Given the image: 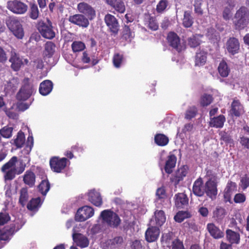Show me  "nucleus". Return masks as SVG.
I'll list each match as a JSON object with an SVG mask.
<instances>
[{"label":"nucleus","instance_id":"nucleus-1","mask_svg":"<svg viewBox=\"0 0 249 249\" xmlns=\"http://www.w3.org/2000/svg\"><path fill=\"white\" fill-rule=\"evenodd\" d=\"M18 161V158L14 156L1 167V171L4 173L5 180L13 179L16 175H20L25 170L26 165L22 160L19 161V166L17 167Z\"/></svg>","mask_w":249,"mask_h":249},{"label":"nucleus","instance_id":"nucleus-2","mask_svg":"<svg viewBox=\"0 0 249 249\" xmlns=\"http://www.w3.org/2000/svg\"><path fill=\"white\" fill-rule=\"evenodd\" d=\"M135 206L134 204L129 202L118 207L115 213L111 210H105L101 213L99 218L130 217L133 215L131 209H135Z\"/></svg>","mask_w":249,"mask_h":249},{"label":"nucleus","instance_id":"nucleus-3","mask_svg":"<svg viewBox=\"0 0 249 249\" xmlns=\"http://www.w3.org/2000/svg\"><path fill=\"white\" fill-rule=\"evenodd\" d=\"M166 219H150L149 227L145 232V238L148 242L156 241L160 235V227L165 222Z\"/></svg>","mask_w":249,"mask_h":249},{"label":"nucleus","instance_id":"nucleus-4","mask_svg":"<svg viewBox=\"0 0 249 249\" xmlns=\"http://www.w3.org/2000/svg\"><path fill=\"white\" fill-rule=\"evenodd\" d=\"M206 176L208 180L205 184V193L211 198H214L217 194V185L219 179L216 174L211 170L207 171Z\"/></svg>","mask_w":249,"mask_h":249},{"label":"nucleus","instance_id":"nucleus-5","mask_svg":"<svg viewBox=\"0 0 249 249\" xmlns=\"http://www.w3.org/2000/svg\"><path fill=\"white\" fill-rule=\"evenodd\" d=\"M23 223L21 219H15L10 225L0 229V240L8 241L10 237L21 228Z\"/></svg>","mask_w":249,"mask_h":249},{"label":"nucleus","instance_id":"nucleus-6","mask_svg":"<svg viewBox=\"0 0 249 249\" xmlns=\"http://www.w3.org/2000/svg\"><path fill=\"white\" fill-rule=\"evenodd\" d=\"M6 24L9 30L18 39H22L24 32L20 20L14 17H9Z\"/></svg>","mask_w":249,"mask_h":249},{"label":"nucleus","instance_id":"nucleus-7","mask_svg":"<svg viewBox=\"0 0 249 249\" xmlns=\"http://www.w3.org/2000/svg\"><path fill=\"white\" fill-rule=\"evenodd\" d=\"M234 18V23L236 29L241 30L246 27L249 21V11L248 8L241 7L237 11Z\"/></svg>","mask_w":249,"mask_h":249},{"label":"nucleus","instance_id":"nucleus-8","mask_svg":"<svg viewBox=\"0 0 249 249\" xmlns=\"http://www.w3.org/2000/svg\"><path fill=\"white\" fill-rule=\"evenodd\" d=\"M34 86L30 83V80L25 78L23 81V85L17 93L16 98L18 101H22L27 100L35 92Z\"/></svg>","mask_w":249,"mask_h":249},{"label":"nucleus","instance_id":"nucleus-9","mask_svg":"<svg viewBox=\"0 0 249 249\" xmlns=\"http://www.w3.org/2000/svg\"><path fill=\"white\" fill-rule=\"evenodd\" d=\"M37 29L41 36L45 38L52 39L55 37V32L49 20H47L46 22H39Z\"/></svg>","mask_w":249,"mask_h":249},{"label":"nucleus","instance_id":"nucleus-10","mask_svg":"<svg viewBox=\"0 0 249 249\" xmlns=\"http://www.w3.org/2000/svg\"><path fill=\"white\" fill-rule=\"evenodd\" d=\"M9 61L11 63V68L15 71H18L22 66L27 64L29 61L23 58L17 53L15 49H12L10 53Z\"/></svg>","mask_w":249,"mask_h":249},{"label":"nucleus","instance_id":"nucleus-11","mask_svg":"<svg viewBox=\"0 0 249 249\" xmlns=\"http://www.w3.org/2000/svg\"><path fill=\"white\" fill-rule=\"evenodd\" d=\"M7 8L15 14L22 15L27 12L28 6L20 0H9L7 2Z\"/></svg>","mask_w":249,"mask_h":249},{"label":"nucleus","instance_id":"nucleus-12","mask_svg":"<svg viewBox=\"0 0 249 249\" xmlns=\"http://www.w3.org/2000/svg\"><path fill=\"white\" fill-rule=\"evenodd\" d=\"M77 226L73 227L72 231V239L76 244L82 248L87 247L89 245L88 238L83 234L77 233Z\"/></svg>","mask_w":249,"mask_h":249},{"label":"nucleus","instance_id":"nucleus-13","mask_svg":"<svg viewBox=\"0 0 249 249\" xmlns=\"http://www.w3.org/2000/svg\"><path fill=\"white\" fill-rule=\"evenodd\" d=\"M69 21L74 24L84 28L87 27L89 25L88 19L81 14H75L70 16Z\"/></svg>","mask_w":249,"mask_h":249},{"label":"nucleus","instance_id":"nucleus-14","mask_svg":"<svg viewBox=\"0 0 249 249\" xmlns=\"http://www.w3.org/2000/svg\"><path fill=\"white\" fill-rule=\"evenodd\" d=\"M66 158L59 159L57 158H52L50 161L51 169L54 172L59 173L63 170L66 165Z\"/></svg>","mask_w":249,"mask_h":249},{"label":"nucleus","instance_id":"nucleus-15","mask_svg":"<svg viewBox=\"0 0 249 249\" xmlns=\"http://www.w3.org/2000/svg\"><path fill=\"white\" fill-rule=\"evenodd\" d=\"M105 22L111 32L117 33L119 29V23L116 18L109 14L106 15L104 18Z\"/></svg>","mask_w":249,"mask_h":249},{"label":"nucleus","instance_id":"nucleus-16","mask_svg":"<svg viewBox=\"0 0 249 249\" xmlns=\"http://www.w3.org/2000/svg\"><path fill=\"white\" fill-rule=\"evenodd\" d=\"M77 9L80 13L85 14L90 19L93 18L95 16V12L93 8L86 2H80L77 5Z\"/></svg>","mask_w":249,"mask_h":249},{"label":"nucleus","instance_id":"nucleus-17","mask_svg":"<svg viewBox=\"0 0 249 249\" xmlns=\"http://www.w3.org/2000/svg\"><path fill=\"white\" fill-rule=\"evenodd\" d=\"M88 200L92 204L97 206L100 207L103 203L102 198L100 193L96 191L95 189L90 190L88 193Z\"/></svg>","mask_w":249,"mask_h":249},{"label":"nucleus","instance_id":"nucleus-18","mask_svg":"<svg viewBox=\"0 0 249 249\" xmlns=\"http://www.w3.org/2000/svg\"><path fill=\"white\" fill-rule=\"evenodd\" d=\"M94 213L93 208L88 206H84L80 208L77 211L75 218H90Z\"/></svg>","mask_w":249,"mask_h":249},{"label":"nucleus","instance_id":"nucleus-19","mask_svg":"<svg viewBox=\"0 0 249 249\" xmlns=\"http://www.w3.org/2000/svg\"><path fill=\"white\" fill-rule=\"evenodd\" d=\"M167 40L170 45L176 49L177 51L180 52L181 51L180 39L176 33H169L167 36Z\"/></svg>","mask_w":249,"mask_h":249},{"label":"nucleus","instance_id":"nucleus-20","mask_svg":"<svg viewBox=\"0 0 249 249\" xmlns=\"http://www.w3.org/2000/svg\"><path fill=\"white\" fill-rule=\"evenodd\" d=\"M207 229L211 236L214 239H220L224 236V232L213 223L208 224Z\"/></svg>","mask_w":249,"mask_h":249},{"label":"nucleus","instance_id":"nucleus-21","mask_svg":"<svg viewBox=\"0 0 249 249\" xmlns=\"http://www.w3.org/2000/svg\"><path fill=\"white\" fill-rule=\"evenodd\" d=\"M227 49L229 53L234 54L238 52L239 50V43L236 38L234 37L230 38L226 44Z\"/></svg>","mask_w":249,"mask_h":249},{"label":"nucleus","instance_id":"nucleus-22","mask_svg":"<svg viewBox=\"0 0 249 249\" xmlns=\"http://www.w3.org/2000/svg\"><path fill=\"white\" fill-rule=\"evenodd\" d=\"M188 170V167L186 165L182 166L178 169L175 173L174 177L171 178L172 181L174 182L175 185L178 184L186 176Z\"/></svg>","mask_w":249,"mask_h":249},{"label":"nucleus","instance_id":"nucleus-23","mask_svg":"<svg viewBox=\"0 0 249 249\" xmlns=\"http://www.w3.org/2000/svg\"><path fill=\"white\" fill-rule=\"evenodd\" d=\"M106 2L120 13L125 12V6L122 0H106Z\"/></svg>","mask_w":249,"mask_h":249},{"label":"nucleus","instance_id":"nucleus-24","mask_svg":"<svg viewBox=\"0 0 249 249\" xmlns=\"http://www.w3.org/2000/svg\"><path fill=\"white\" fill-rule=\"evenodd\" d=\"M226 238L230 244H238L240 242V237L239 233L234 231L230 229L226 231Z\"/></svg>","mask_w":249,"mask_h":249},{"label":"nucleus","instance_id":"nucleus-25","mask_svg":"<svg viewBox=\"0 0 249 249\" xmlns=\"http://www.w3.org/2000/svg\"><path fill=\"white\" fill-rule=\"evenodd\" d=\"M53 84L50 80H45L40 84L39 91L44 96L47 95L52 90Z\"/></svg>","mask_w":249,"mask_h":249},{"label":"nucleus","instance_id":"nucleus-26","mask_svg":"<svg viewBox=\"0 0 249 249\" xmlns=\"http://www.w3.org/2000/svg\"><path fill=\"white\" fill-rule=\"evenodd\" d=\"M202 185L203 181L201 178H199L195 181L193 187V191L195 195L201 196L204 194L205 190Z\"/></svg>","mask_w":249,"mask_h":249},{"label":"nucleus","instance_id":"nucleus-27","mask_svg":"<svg viewBox=\"0 0 249 249\" xmlns=\"http://www.w3.org/2000/svg\"><path fill=\"white\" fill-rule=\"evenodd\" d=\"M226 121V118L223 115H220L216 117L210 118L209 125L215 128H222Z\"/></svg>","mask_w":249,"mask_h":249},{"label":"nucleus","instance_id":"nucleus-28","mask_svg":"<svg viewBox=\"0 0 249 249\" xmlns=\"http://www.w3.org/2000/svg\"><path fill=\"white\" fill-rule=\"evenodd\" d=\"M20 80L18 77H13L10 79L5 85V90L7 93L13 92L18 88Z\"/></svg>","mask_w":249,"mask_h":249},{"label":"nucleus","instance_id":"nucleus-29","mask_svg":"<svg viewBox=\"0 0 249 249\" xmlns=\"http://www.w3.org/2000/svg\"><path fill=\"white\" fill-rule=\"evenodd\" d=\"M177 161V158L174 155H170L168 158L165 163L164 169L167 174H171L173 169L175 167Z\"/></svg>","mask_w":249,"mask_h":249},{"label":"nucleus","instance_id":"nucleus-30","mask_svg":"<svg viewBox=\"0 0 249 249\" xmlns=\"http://www.w3.org/2000/svg\"><path fill=\"white\" fill-rule=\"evenodd\" d=\"M188 203V199L185 194L180 193L176 196L175 205L177 207H183L186 206Z\"/></svg>","mask_w":249,"mask_h":249},{"label":"nucleus","instance_id":"nucleus-31","mask_svg":"<svg viewBox=\"0 0 249 249\" xmlns=\"http://www.w3.org/2000/svg\"><path fill=\"white\" fill-rule=\"evenodd\" d=\"M236 184L232 181H229L224 190V197L229 200L233 192L236 190Z\"/></svg>","mask_w":249,"mask_h":249},{"label":"nucleus","instance_id":"nucleus-32","mask_svg":"<svg viewBox=\"0 0 249 249\" xmlns=\"http://www.w3.org/2000/svg\"><path fill=\"white\" fill-rule=\"evenodd\" d=\"M203 36L200 34H196L190 37L188 39V44L192 48H196L199 46L201 42V38Z\"/></svg>","mask_w":249,"mask_h":249},{"label":"nucleus","instance_id":"nucleus-33","mask_svg":"<svg viewBox=\"0 0 249 249\" xmlns=\"http://www.w3.org/2000/svg\"><path fill=\"white\" fill-rule=\"evenodd\" d=\"M231 113L236 116H239L243 112V107L240 103L234 100L231 104Z\"/></svg>","mask_w":249,"mask_h":249},{"label":"nucleus","instance_id":"nucleus-34","mask_svg":"<svg viewBox=\"0 0 249 249\" xmlns=\"http://www.w3.org/2000/svg\"><path fill=\"white\" fill-rule=\"evenodd\" d=\"M194 23V18L191 16V12L185 11L182 19V24L186 28L190 27Z\"/></svg>","mask_w":249,"mask_h":249},{"label":"nucleus","instance_id":"nucleus-35","mask_svg":"<svg viewBox=\"0 0 249 249\" xmlns=\"http://www.w3.org/2000/svg\"><path fill=\"white\" fill-rule=\"evenodd\" d=\"M35 175L30 171H27L23 177L24 183L30 186H32L35 182Z\"/></svg>","mask_w":249,"mask_h":249},{"label":"nucleus","instance_id":"nucleus-36","mask_svg":"<svg viewBox=\"0 0 249 249\" xmlns=\"http://www.w3.org/2000/svg\"><path fill=\"white\" fill-rule=\"evenodd\" d=\"M227 63L223 60L220 63L218 67V71L221 76L223 77H227L230 72Z\"/></svg>","mask_w":249,"mask_h":249},{"label":"nucleus","instance_id":"nucleus-37","mask_svg":"<svg viewBox=\"0 0 249 249\" xmlns=\"http://www.w3.org/2000/svg\"><path fill=\"white\" fill-rule=\"evenodd\" d=\"M41 205L39 197L33 198L27 204V208L31 211H36Z\"/></svg>","mask_w":249,"mask_h":249},{"label":"nucleus","instance_id":"nucleus-38","mask_svg":"<svg viewBox=\"0 0 249 249\" xmlns=\"http://www.w3.org/2000/svg\"><path fill=\"white\" fill-rule=\"evenodd\" d=\"M206 53L204 51H199L197 52L196 55V65L202 66L203 65L206 61Z\"/></svg>","mask_w":249,"mask_h":249},{"label":"nucleus","instance_id":"nucleus-39","mask_svg":"<svg viewBox=\"0 0 249 249\" xmlns=\"http://www.w3.org/2000/svg\"><path fill=\"white\" fill-rule=\"evenodd\" d=\"M17 148H21L25 143V138L24 133L19 131L18 132L17 137L15 139L12 140Z\"/></svg>","mask_w":249,"mask_h":249},{"label":"nucleus","instance_id":"nucleus-40","mask_svg":"<svg viewBox=\"0 0 249 249\" xmlns=\"http://www.w3.org/2000/svg\"><path fill=\"white\" fill-rule=\"evenodd\" d=\"M206 36L212 42H217L220 38L219 33L214 29L211 28L207 29Z\"/></svg>","mask_w":249,"mask_h":249},{"label":"nucleus","instance_id":"nucleus-41","mask_svg":"<svg viewBox=\"0 0 249 249\" xmlns=\"http://www.w3.org/2000/svg\"><path fill=\"white\" fill-rule=\"evenodd\" d=\"M155 142L160 146H165L169 142V139L167 137L162 134H157L155 137Z\"/></svg>","mask_w":249,"mask_h":249},{"label":"nucleus","instance_id":"nucleus-42","mask_svg":"<svg viewBox=\"0 0 249 249\" xmlns=\"http://www.w3.org/2000/svg\"><path fill=\"white\" fill-rule=\"evenodd\" d=\"M229 7H225L223 13V18L228 20L231 17V10L234 7V4L231 0H228L227 2Z\"/></svg>","mask_w":249,"mask_h":249},{"label":"nucleus","instance_id":"nucleus-43","mask_svg":"<svg viewBox=\"0 0 249 249\" xmlns=\"http://www.w3.org/2000/svg\"><path fill=\"white\" fill-rule=\"evenodd\" d=\"M124 61V58L122 54L116 53L113 57V63L115 67L119 68Z\"/></svg>","mask_w":249,"mask_h":249},{"label":"nucleus","instance_id":"nucleus-44","mask_svg":"<svg viewBox=\"0 0 249 249\" xmlns=\"http://www.w3.org/2000/svg\"><path fill=\"white\" fill-rule=\"evenodd\" d=\"M50 188V185L48 180H42L38 186V189L43 196L46 195Z\"/></svg>","mask_w":249,"mask_h":249},{"label":"nucleus","instance_id":"nucleus-45","mask_svg":"<svg viewBox=\"0 0 249 249\" xmlns=\"http://www.w3.org/2000/svg\"><path fill=\"white\" fill-rule=\"evenodd\" d=\"M28 194L27 189L26 188H22L20 191V197L19 199V203L24 206L26 202L28 199Z\"/></svg>","mask_w":249,"mask_h":249},{"label":"nucleus","instance_id":"nucleus-46","mask_svg":"<svg viewBox=\"0 0 249 249\" xmlns=\"http://www.w3.org/2000/svg\"><path fill=\"white\" fill-rule=\"evenodd\" d=\"M197 112V108L195 106L189 107L186 111L185 118L190 120L194 118Z\"/></svg>","mask_w":249,"mask_h":249},{"label":"nucleus","instance_id":"nucleus-47","mask_svg":"<svg viewBox=\"0 0 249 249\" xmlns=\"http://www.w3.org/2000/svg\"><path fill=\"white\" fill-rule=\"evenodd\" d=\"M13 128L8 126H6L0 130V135L5 138H10L12 135Z\"/></svg>","mask_w":249,"mask_h":249},{"label":"nucleus","instance_id":"nucleus-48","mask_svg":"<svg viewBox=\"0 0 249 249\" xmlns=\"http://www.w3.org/2000/svg\"><path fill=\"white\" fill-rule=\"evenodd\" d=\"M71 48L74 52H77L83 50L85 45L81 41H74L71 45Z\"/></svg>","mask_w":249,"mask_h":249},{"label":"nucleus","instance_id":"nucleus-49","mask_svg":"<svg viewBox=\"0 0 249 249\" xmlns=\"http://www.w3.org/2000/svg\"><path fill=\"white\" fill-rule=\"evenodd\" d=\"M39 16V10L36 4H32L31 5L30 17L33 19L37 18Z\"/></svg>","mask_w":249,"mask_h":249},{"label":"nucleus","instance_id":"nucleus-50","mask_svg":"<svg viewBox=\"0 0 249 249\" xmlns=\"http://www.w3.org/2000/svg\"><path fill=\"white\" fill-rule=\"evenodd\" d=\"M134 37V34L131 32L128 26H125L123 31V37L126 40L130 41Z\"/></svg>","mask_w":249,"mask_h":249},{"label":"nucleus","instance_id":"nucleus-51","mask_svg":"<svg viewBox=\"0 0 249 249\" xmlns=\"http://www.w3.org/2000/svg\"><path fill=\"white\" fill-rule=\"evenodd\" d=\"M103 223H106L110 227H117L121 222V219H102Z\"/></svg>","mask_w":249,"mask_h":249},{"label":"nucleus","instance_id":"nucleus-52","mask_svg":"<svg viewBox=\"0 0 249 249\" xmlns=\"http://www.w3.org/2000/svg\"><path fill=\"white\" fill-rule=\"evenodd\" d=\"M147 27L154 31L157 30L158 29L159 25L156 20L153 17L149 18L148 21L147 23Z\"/></svg>","mask_w":249,"mask_h":249},{"label":"nucleus","instance_id":"nucleus-53","mask_svg":"<svg viewBox=\"0 0 249 249\" xmlns=\"http://www.w3.org/2000/svg\"><path fill=\"white\" fill-rule=\"evenodd\" d=\"M123 243L124 239L122 236L115 237L111 241V245L116 248L121 247Z\"/></svg>","mask_w":249,"mask_h":249},{"label":"nucleus","instance_id":"nucleus-54","mask_svg":"<svg viewBox=\"0 0 249 249\" xmlns=\"http://www.w3.org/2000/svg\"><path fill=\"white\" fill-rule=\"evenodd\" d=\"M213 100L212 96L208 94H204L202 96L201 99V104L203 106H207L209 105Z\"/></svg>","mask_w":249,"mask_h":249},{"label":"nucleus","instance_id":"nucleus-55","mask_svg":"<svg viewBox=\"0 0 249 249\" xmlns=\"http://www.w3.org/2000/svg\"><path fill=\"white\" fill-rule=\"evenodd\" d=\"M219 135L220 136V140L223 141L226 143H230L232 142L230 136L227 132L221 131L219 133Z\"/></svg>","mask_w":249,"mask_h":249},{"label":"nucleus","instance_id":"nucleus-56","mask_svg":"<svg viewBox=\"0 0 249 249\" xmlns=\"http://www.w3.org/2000/svg\"><path fill=\"white\" fill-rule=\"evenodd\" d=\"M192 215L188 211H179L174 216V218H190Z\"/></svg>","mask_w":249,"mask_h":249},{"label":"nucleus","instance_id":"nucleus-57","mask_svg":"<svg viewBox=\"0 0 249 249\" xmlns=\"http://www.w3.org/2000/svg\"><path fill=\"white\" fill-rule=\"evenodd\" d=\"M167 6V1L165 0H160L157 5V11L159 13L163 12Z\"/></svg>","mask_w":249,"mask_h":249},{"label":"nucleus","instance_id":"nucleus-58","mask_svg":"<svg viewBox=\"0 0 249 249\" xmlns=\"http://www.w3.org/2000/svg\"><path fill=\"white\" fill-rule=\"evenodd\" d=\"M55 45L52 42H48L46 43L45 46V51L48 53V54L51 55L54 51Z\"/></svg>","mask_w":249,"mask_h":249},{"label":"nucleus","instance_id":"nucleus-59","mask_svg":"<svg viewBox=\"0 0 249 249\" xmlns=\"http://www.w3.org/2000/svg\"><path fill=\"white\" fill-rule=\"evenodd\" d=\"M172 249H185V248L182 242L177 239L172 242Z\"/></svg>","mask_w":249,"mask_h":249},{"label":"nucleus","instance_id":"nucleus-60","mask_svg":"<svg viewBox=\"0 0 249 249\" xmlns=\"http://www.w3.org/2000/svg\"><path fill=\"white\" fill-rule=\"evenodd\" d=\"M202 4L201 0H196L195 1L194 7H195V11L196 13L198 14H202V10L201 8V5Z\"/></svg>","mask_w":249,"mask_h":249},{"label":"nucleus","instance_id":"nucleus-61","mask_svg":"<svg viewBox=\"0 0 249 249\" xmlns=\"http://www.w3.org/2000/svg\"><path fill=\"white\" fill-rule=\"evenodd\" d=\"M246 200V196L243 194H237L235 195L234 201L235 203H240L244 202Z\"/></svg>","mask_w":249,"mask_h":249},{"label":"nucleus","instance_id":"nucleus-62","mask_svg":"<svg viewBox=\"0 0 249 249\" xmlns=\"http://www.w3.org/2000/svg\"><path fill=\"white\" fill-rule=\"evenodd\" d=\"M172 233L170 232L162 234L161 237V242L168 243L172 238Z\"/></svg>","mask_w":249,"mask_h":249},{"label":"nucleus","instance_id":"nucleus-63","mask_svg":"<svg viewBox=\"0 0 249 249\" xmlns=\"http://www.w3.org/2000/svg\"><path fill=\"white\" fill-rule=\"evenodd\" d=\"M225 210L221 207L217 208L216 210L214 211V215L217 217L225 216Z\"/></svg>","mask_w":249,"mask_h":249},{"label":"nucleus","instance_id":"nucleus-64","mask_svg":"<svg viewBox=\"0 0 249 249\" xmlns=\"http://www.w3.org/2000/svg\"><path fill=\"white\" fill-rule=\"evenodd\" d=\"M240 143L244 147L249 149V138L245 136L240 137Z\"/></svg>","mask_w":249,"mask_h":249}]
</instances>
